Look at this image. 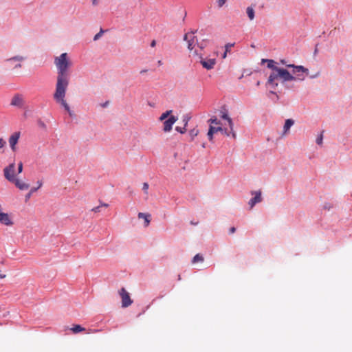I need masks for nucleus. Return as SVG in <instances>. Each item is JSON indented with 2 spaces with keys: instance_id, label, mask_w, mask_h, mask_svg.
Here are the masks:
<instances>
[{
  "instance_id": "f257e3e1",
  "label": "nucleus",
  "mask_w": 352,
  "mask_h": 352,
  "mask_svg": "<svg viewBox=\"0 0 352 352\" xmlns=\"http://www.w3.org/2000/svg\"><path fill=\"white\" fill-rule=\"evenodd\" d=\"M54 64L57 68V80L55 92L53 95L54 100L60 104L65 109L70 113V108L65 100L66 91L69 83V71L72 65L67 53H63L54 58Z\"/></svg>"
},
{
  "instance_id": "f03ea898",
  "label": "nucleus",
  "mask_w": 352,
  "mask_h": 352,
  "mask_svg": "<svg viewBox=\"0 0 352 352\" xmlns=\"http://www.w3.org/2000/svg\"><path fill=\"white\" fill-rule=\"evenodd\" d=\"M278 78L282 79L283 82L296 80L292 74H290L287 69L283 68H278L276 72H272L268 78L267 83L276 87L278 86V83H275L274 81Z\"/></svg>"
},
{
  "instance_id": "7ed1b4c3",
  "label": "nucleus",
  "mask_w": 352,
  "mask_h": 352,
  "mask_svg": "<svg viewBox=\"0 0 352 352\" xmlns=\"http://www.w3.org/2000/svg\"><path fill=\"white\" fill-rule=\"evenodd\" d=\"M197 30L190 31L184 34V40L187 42V47L190 52V56L194 57L197 56L199 52L198 49L195 47L197 43V38L195 36Z\"/></svg>"
},
{
  "instance_id": "20e7f679",
  "label": "nucleus",
  "mask_w": 352,
  "mask_h": 352,
  "mask_svg": "<svg viewBox=\"0 0 352 352\" xmlns=\"http://www.w3.org/2000/svg\"><path fill=\"white\" fill-rule=\"evenodd\" d=\"M287 67L293 68L292 75L296 77V80L302 81L305 79V76H308L309 72L307 68L302 65H286Z\"/></svg>"
},
{
  "instance_id": "39448f33",
  "label": "nucleus",
  "mask_w": 352,
  "mask_h": 352,
  "mask_svg": "<svg viewBox=\"0 0 352 352\" xmlns=\"http://www.w3.org/2000/svg\"><path fill=\"white\" fill-rule=\"evenodd\" d=\"M194 58H197L202 67L207 70L213 69L217 63L216 58H204V54L201 52H199L198 55L195 56Z\"/></svg>"
},
{
  "instance_id": "423d86ee",
  "label": "nucleus",
  "mask_w": 352,
  "mask_h": 352,
  "mask_svg": "<svg viewBox=\"0 0 352 352\" xmlns=\"http://www.w3.org/2000/svg\"><path fill=\"white\" fill-rule=\"evenodd\" d=\"M15 164L12 163L3 169V175L5 178L9 181H14L16 178L15 177Z\"/></svg>"
},
{
  "instance_id": "0eeeda50",
  "label": "nucleus",
  "mask_w": 352,
  "mask_h": 352,
  "mask_svg": "<svg viewBox=\"0 0 352 352\" xmlns=\"http://www.w3.org/2000/svg\"><path fill=\"white\" fill-rule=\"evenodd\" d=\"M120 296L122 298V307H128L133 303V300L131 299L129 294L126 292L124 288H122L119 291Z\"/></svg>"
},
{
  "instance_id": "6e6552de",
  "label": "nucleus",
  "mask_w": 352,
  "mask_h": 352,
  "mask_svg": "<svg viewBox=\"0 0 352 352\" xmlns=\"http://www.w3.org/2000/svg\"><path fill=\"white\" fill-rule=\"evenodd\" d=\"M251 195H254V197H252L249 201V203H248L250 208L252 209L255 206V204L261 202L263 199H262L261 190H260L258 191H252Z\"/></svg>"
},
{
  "instance_id": "1a4fd4ad",
  "label": "nucleus",
  "mask_w": 352,
  "mask_h": 352,
  "mask_svg": "<svg viewBox=\"0 0 352 352\" xmlns=\"http://www.w3.org/2000/svg\"><path fill=\"white\" fill-rule=\"evenodd\" d=\"M0 223L6 226H12L14 225V221L8 213L2 212L0 213Z\"/></svg>"
},
{
  "instance_id": "9d476101",
  "label": "nucleus",
  "mask_w": 352,
  "mask_h": 352,
  "mask_svg": "<svg viewBox=\"0 0 352 352\" xmlns=\"http://www.w3.org/2000/svg\"><path fill=\"white\" fill-rule=\"evenodd\" d=\"M177 118L174 116H170L167 120L164 122L163 131L166 133L171 131L173 125L177 122Z\"/></svg>"
},
{
  "instance_id": "9b49d317",
  "label": "nucleus",
  "mask_w": 352,
  "mask_h": 352,
  "mask_svg": "<svg viewBox=\"0 0 352 352\" xmlns=\"http://www.w3.org/2000/svg\"><path fill=\"white\" fill-rule=\"evenodd\" d=\"M20 135H21L20 132H14L9 138V140H8L9 144H10L11 149L13 151H16V145L18 143V141L20 138Z\"/></svg>"
},
{
  "instance_id": "f8f14e48",
  "label": "nucleus",
  "mask_w": 352,
  "mask_h": 352,
  "mask_svg": "<svg viewBox=\"0 0 352 352\" xmlns=\"http://www.w3.org/2000/svg\"><path fill=\"white\" fill-rule=\"evenodd\" d=\"M25 59V58L22 56H15L8 58L6 62L10 65L12 64L14 62H19L18 63L14 64V66L13 67V69H19L21 67V64L20 63L23 61Z\"/></svg>"
},
{
  "instance_id": "ddd939ff",
  "label": "nucleus",
  "mask_w": 352,
  "mask_h": 352,
  "mask_svg": "<svg viewBox=\"0 0 352 352\" xmlns=\"http://www.w3.org/2000/svg\"><path fill=\"white\" fill-rule=\"evenodd\" d=\"M223 129L221 126H214L212 125H210L209 130L208 132V140L212 142L213 140V135L215 133L223 131Z\"/></svg>"
},
{
  "instance_id": "4468645a",
  "label": "nucleus",
  "mask_w": 352,
  "mask_h": 352,
  "mask_svg": "<svg viewBox=\"0 0 352 352\" xmlns=\"http://www.w3.org/2000/svg\"><path fill=\"white\" fill-rule=\"evenodd\" d=\"M10 182L14 184L16 188H18L21 190H25L29 188L30 185L29 184L21 181L17 178H15L14 181H11Z\"/></svg>"
},
{
  "instance_id": "2eb2a0df",
  "label": "nucleus",
  "mask_w": 352,
  "mask_h": 352,
  "mask_svg": "<svg viewBox=\"0 0 352 352\" xmlns=\"http://www.w3.org/2000/svg\"><path fill=\"white\" fill-rule=\"evenodd\" d=\"M11 105L21 107L23 104V100L21 96L16 94L13 96L11 102Z\"/></svg>"
},
{
  "instance_id": "dca6fc26",
  "label": "nucleus",
  "mask_w": 352,
  "mask_h": 352,
  "mask_svg": "<svg viewBox=\"0 0 352 352\" xmlns=\"http://www.w3.org/2000/svg\"><path fill=\"white\" fill-rule=\"evenodd\" d=\"M261 63H267V67L269 69H272L273 72H276V69H278L279 68L277 66H276V63L274 60H272V59H265V58H263L261 60Z\"/></svg>"
},
{
  "instance_id": "f3484780",
  "label": "nucleus",
  "mask_w": 352,
  "mask_h": 352,
  "mask_svg": "<svg viewBox=\"0 0 352 352\" xmlns=\"http://www.w3.org/2000/svg\"><path fill=\"white\" fill-rule=\"evenodd\" d=\"M138 218L139 219H144V221L145 222V226L147 227L151 221V215L149 214H145L143 212H139L138 213Z\"/></svg>"
},
{
  "instance_id": "a211bd4d",
  "label": "nucleus",
  "mask_w": 352,
  "mask_h": 352,
  "mask_svg": "<svg viewBox=\"0 0 352 352\" xmlns=\"http://www.w3.org/2000/svg\"><path fill=\"white\" fill-rule=\"evenodd\" d=\"M294 124V121L292 119H287L283 126V133L285 134L289 130L290 127Z\"/></svg>"
},
{
  "instance_id": "6ab92c4d",
  "label": "nucleus",
  "mask_w": 352,
  "mask_h": 352,
  "mask_svg": "<svg viewBox=\"0 0 352 352\" xmlns=\"http://www.w3.org/2000/svg\"><path fill=\"white\" fill-rule=\"evenodd\" d=\"M246 13L248 14V16L250 21L254 20L255 16V12L252 7L249 6L246 9Z\"/></svg>"
},
{
  "instance_id": "aec40b11",
  "label": "nucleus",
  "mask_w": 352,
  "mask_h": 352,
  "mask_svg": "<svg viewBox=\"0 0 352 352\" xmlns=\"http://www.w3.org/2000/svg\"><path fill=\"white\" fill-rule=\"evenodd\" d=\"M208 42V39H203L201 42L197 43V48L199 52H201L204 50V48L207 45V43Z\"/></svg>"
},
{
  "instance_id": "412c9836",
  "label": "nucleus",
  "mask_w": 352,
  "mask_h": 352,
  "mask_svg": "<svg viewBox=\"0 0 352 352\" xmlns=\"http://www.w3.org/2000/svg\"><path fill=\"white\" fill-rule=\"evenodd\" d=\"M221 118L228 121L230 129H231V130L232 131V127L234 126V124H233L232 119L229 117L228 113L226 112L223 113L221 115Z\"/></svg>"
},
{
  "instance_id": "4be33fe9",
  "label": "nucleus",
  "mask_w": 352,
  "mask_h": 352,
  "mask_svg": "<svg viewBox=\"0 0 352 352\" xmlns=\"http://www.w3.org/2000/svg\"><path fill=\"white\" fill-rule=\"evenodd\" d=\"M71 331L74 333H78L81 332V331H85V329L84 327H82L79 324H75V325L73 326V327L71 328Z\"/></svg>"
},
{
  "instance_id": "5701e85b",
  "label": "nucleus",
  "mask_w": 352,
  "mask_h": 352,
  "mask_svg": "<svg viewBox=\"0 0 352 352\" xmlns=\"http://www.w3.org/2000/svg\"><path fill=\"white\" fill-rule=\"evenodd\" d=\"M172 110H168L165 112H164L160 117L159 118V120L160 121L166 120L167 118H168L170 116V114L172 113Z\"/></svg>"
},
{
  "instance_id": "b1692460",
  "label": "nucleus",
  "mask_w": 352,
  "mask_h": 352,
  "mask_svg": "<svg viewBox=\"0 0 352 352\" xmlns=\"http://www.w3.org/2000/svg\"><path fill=\"white\" fill-rule=\"evenodd\" d=\"M204 260V256L202 255H201L200 254H197L193 257V258L192 260V263H196L198 262H203Z\"/></svg>"
},
{
  "instance_id": "393cba45",
  "label": "nucleus",
  "mask_w": 352,
  "mask_h": 352,
  "mask_svg": "<svg viewBox=\"0 0 352 352\" xmlns=\"http://www.w3.org/2000/svg\"><path fill=\"white\" fill-rule=\"evenodd\" d=\"M208 122L210 123V125L215 124L219 126L221 124L220 121L217 118H212L208 120Z\"/></svg>"
},
{
  "instance_id": "a878e982",
  "label": "nucleus",
  "mask_w": 352,
  "mask_h": 352,
  "mask_svg": "<svg viewBox=\"0 0 352 352\" xmlns=\"http://www.w3.org/2000/svg\"><path fill=\"white\" fill-rule=\"evenodd\" d=\"M190 135L192 139H194L195 137H196L198 133H199V130L197 129H193L192 130L190 131Z\"/></svg>"
},
{
  "instance_id": "bb28decb",
  "label": "nucleus",
  "mask_w": 352,
  "mask_h": 352,
  "mask_svg": "<svg viewBox=\"0 0 352 352\" xmlns=\"http://www.w3.org/2000/svg\"><path fill=\"white\" fill-rule=\"evenodd\" d=\"M37 190V188H32L31 190H30V192L25 195V200H28L30 197L32 196V195Z\"/></svg>"
},
{
  "instance_id": "cd10ccee",
  "label": "nucleus",
  "mask_w": 352,
  "mask_h": 352,
  "mask_svg": "<svg viewBox=\"0 0 352 352\" xmlns=\"http://www.w3.org/2000/svg\"><path fill=\"white\" fill-rule=\"evenodd\" d=\"M322 140H323V135L322 133L316 138V143L318 145H322Z\"/></svg>"
},
{
  "instance_id": "c85d7f7f",
  "label": "nucleus",
  "mask_w": 352,
  "mask_h": 352,
  "mask_svg": "<svg viewBox=\"0 0 352 352\" xmlns=\"http://www.w3.org/2000/svg\"><path fill=\"white\" fill-rule=\"evenodd\" d=\"M103 32L104 31L101 29L100 31L94 36V40L97 41L98 39H99L102 36Z\"/></svg>"
},
{
  "instance_id": "c756f323",
  "label": "nucleus",
  "mask_w": 352,
  "mask_h": 352,
  "mask_svg": "<svg viewBox=\"0 0 352 352\" xmlns=\"http://www.w3.org/2000/svg\"><path fill=\"white\" fill-rule=\"evenodd\" d=\"M175 130H176L177 131H178V132L181 133H184L186 132V127H185V126H184L183 128H181V127H179V126H177V127L175 128Z\"/></svg>"
},
{
  "instance_id": "7c9ffc66",
  "label": "nucleus",
  "mask_w": 352,
  "mask_h": 352,
  "mask_svg": "<svg viewBox=\"0 0 352 352\" xmlns=\"http://www.w3.org/2000/svg\"><path fill=\"white\" fill-rule=\"evenodd\" d=\"M226 2V0H217V5L219 8H221Z\"/></svg>"
},
{
  "instance_id": "2f4dec72",
  "label": "nucleus",
  "mask_w": 352,
  "mask_h": 352,
  "mask_svg": "<svg viewBox=\"0 0 352 352\" xmlns=\"http://www.w3.org/2000/svg\"><path fill=\"white\" fill-rule=\"evenodd\" d=\"M23 171V163L20 162L18 164V173H21Z\"/></svg>"
},
{
  "instance_id": "473e14b6",
  "label": "nucleus",
  "mask_w": 352,
  "mask_h": 352,
  "mask_svg": "<svg viewBox=\"0 0 352 352\" xmlns=\"http://www.w3.org/2000/svg\"><path fill=\"white\" fill-rule=\"evenodd\" d=\"M6 144V142L3 138H0V149L3 148Z\"/></svg>"
},
{
  "instance_id": "72a5a7b5",
  "label": "nucleus",
  "mask_w": 352,
  "mask_h": 352,
  "mask_svg": "<svg viewBox=\"0 0 352 352\" xmlns=\"http://www.w3.org/2000/svg\"><path fill=\"white\" fill-rule=\"evenodd\" d=\"M148 189V183H146V182L144 183L143 184V186H142V190L146 192Z\"/></svg>"
},
{
  "instance_id": "f704fd0d",
  "label": "nucleus",
  "mask_w": 352,
  "mask_h": 352,
  "mask_svg": "<svg viewBox=\"0 0 352 352\" xmlns=\"http://www.w3.org/2000/svg\"><path fill=\"white\" fill-rule=\"evenodd\" d=\"M232 135V137L234 138V139H236V132L234 131V129H232V131L230 129V135Z\"/></svg>"
},
{
  "instance_id": "c9c22d12",
  "label": "nucleus",
  "mask_w": 352,
  "mask_h": 352,
  "mask_svg": "<svg viewBox=\"0 0 352 352\" xmlns=\"http://www.w3.org/2000/svg\"><path fill=\"white\" fill-rule=\"evenodd\" d=\"M221 132L226 136H230V131H228L226 129H223V131Z\"/></svg>"
},
{
  "instance_id": "e433bc0d",
  "label": "nucleus",
  "mask_w": 352,
  "mask_h": 352,
  "mask_svg": "<svg viewBox=\"0 0 352 352\" xmlns=\"http://www.w3.org/2000/svg\"><path fill=\"white\" fill-rule=\"evenodd\" d=\"M232 46H234V44H232V43H228V44L226 45V52H228L229 49H230V47H232Z\"/></svg>"
},
{
  "instance_id": "4c0bfd02",
  "label": "nucleus",
  "mask_w": 352,
  "mask_h": 352,
  "mask_svg": "<svg viewBox=\"0 0 352 352\" xmlns=\"http://www.w3.org/2000/svg\"><path fill=\"white\" fill-rule=\"evenodd\" d=\"M100 207H101L100 206H97V207H95V208H92V210H92L93 212H99L100 211Z\"/></svg>"
},
{
  "instance_id": "58836bf2",
  "label": "nucleus",
  "mask_w": 352,
  "mask_h": 352,
  "mask_svg": "<svg viewBox=\"0 0 352 352\" xmlns=\"http://www.w3.org/2000/svg\"><path fill=\"white\" fill-rule=\"evenodd\" d=\"M188 120H189V118H187V117H185L184 118V120H183V121L184 122V126L186 127Z\"/></svg>"
},
{
  "instance_id": "ea45409f",
  "label": "nucleus",
  "mask_w": 352,
  "mask_h": 352,
  "mask_svg": "<svg viewBox=\"0 0 352 352\" xmlns=\"http://www.w3.org/2000/svg\"><path fill=\"white\" fill-rule=\"evenodd\" d=\"M37 184H38V186L36 188H37V190H38L43 186V182L41 181H38Z\"/></svg>"
},
{
  "instance_id": "a19ab883",
  "label": "nucleus",
  "mask_w": 352,
  "mask_h": 352,
  "mask_svg": "<svg viewBox=\"0 0 352 352\" xmlns=\"http://www.w3.org/2000/svg\"><path fill=\"white\" fill-rule=\"evenodd\" d=\"M236 232V228L234 227H232L230 228V233L233 234Z\"/></svg>"
},
{
  "instance_id": "79ce46f5",
  "label": "nucleus",
  "mask_w": 352,
  "mask_h": 352,
  "mask_svg": "<svg viewBox=\"0 0 352 352\" xmlns=\"http://www.w3.org/2000/svg\"><path fill=\"white\" fill-rule=\"evenodd\" d=\"M156 45V41L155 40H153L151 43V47H154Z\"/></svg>"
},
{
  "instance_id": "37998d69",
  "label": "nucleus",
  "mask_w": 352,
  "mask_h": 352,
  "mask_svg": "<svg viewBox=\"0 0 352 352\" xmlns=\"http://www.w3.org/2000/svg\"><path fill=\"white\" fill-rule=\"evenodd\" d=\"M98 331V330H96V329H89L88 331H87V333H95Z\"/></svg>"
},
{
  "instance_id": "c03bdc74",
  "label": "nucleus",
  "mask_w": 352,
  "mask_h": 352,
  "mask_svg": "<svg viewBox=\"0 0 352 352\" xmlns=\"http://www.w3.org/2000/svg\"><path fill=\"white\" fill-rule=\"evenodd\" d=\"M6 277V275L2 274L1 272L0 271V278H4Z\"/></svg>"
},
{
  "instance_id": "a18cd8bd",
  "label": "nucleus",
  "mask_w": 352,
  "mask_h": 352,
  "mask_svg": "<svg viewBox=\"0 0 352 352\" xmlns=\"http://www.w3.org/2000/svg\"><path fill=\"white\" fill-rule=\"evenodd\" d=\"M92 3L94 5H96L98 3V1L97 0H93Z\"/></svg>"
},
{
  "instance_id": "49530a36",
  "label": "nucleus",
  "mask_w": 352,
  "mask_h": 352,
  "mask_svg": "<svg viewBox=\"0 0 352 352\" xmlns=\"http://www.w3.org/2000/svg\"><path fill=\"white\" fill-rule=\"evenodd\" d=\"M108 204H102L100 206H104V207H108Z\"/></svg>"
},
{
  "instance_id": "de8ad7c7",
  "label": "nucleus",
  "mask_w": 352,
  "mask_h": 352,
  "mask_svg": "<svg viewBox=\"0 0 352 352\" xmlns=\"http://www.w3.org/2000/svg\"><path fill=\"white\" fill-rule=\"evenodd\" d=\"M157 63H158L159 65H162V60H158Z\"/></svg>"
},
{
  "instance_id": "09e8293b",
  "label": "nucleus",
  "mask_w": 352,
  "mask_h": 352,
  "mask_svg": "<svg viewBox=\"0 0 352 352\" xmlns=\"http://www.w3.org/2000/svg\"><path fill=\"white\" fill-rule=\"evenodd\" d=\"M226 54H227V52L226 51L225 53L223 55V58H226Z\"/></svg>"
},
{
  "instance_id": "8fccbe9b",
  "label": "nucleus",
  "mask_w": 352,
  "mask_h": 352,
  "mask_svg": "<svg viewBox=\"0 0 352 352\" xmlns=\"http://www.w3.org/2000/svg\"><path fill=\"white\" fill-rule=\"evenodd\" d=\"M3 212V210H2V206H1V204H0V213H1V212Z\"/></svg>"
},
{
  "instance_id": "3c124183",
  "label": "nucleus",
  "mask_w": 352,
  "mask_h": 352,
  "mask_svg": "<svg viewBox=\"0 0 352 352\" xmlns=\"http://www.w3.org/2000/svg\"><path fill=\"white\" fill-rule=\"evenodd\" d=\"M280 62H281V63H283V64H285V61L284 60H280Z\"/></svg>"
},
{
  "instance_id": "603ef678",
  "label": "nucleus",
  "mask_w": 352,
  "mask_h": 352,
  "mask_svg": "<svg viewBox=\"0 0 352 352\" xmlns=\"http://www.w3.org/2000/svg\"><path fill=\"white\" fill-rule=\"evenodd\" d=\"M146 72V70H142V71L140 72V73H141V74H142V73Z\"/></svg>"
},
{
  "instance_id": "864d4df0",
  "label": "nucleus",
  "mask_w": 352,
  "mask_h": 352,
  "mask_svg": "<svg viewBox=\"0 0 352 352\" xmlns=\"http://www.w3.org/2000/svg\"><path fill=\"white\" fill-rule=\"evenodd\" d=\"M260 85V82H258L256 85L258 86Z\"/></svg>"
},
{
  "instance_id": "5fc2aeb1",
  "label": "nucleus",
  "mask_w": 352,
  "mask_h": 352,
  "mask_svg": "<svg viewBox=\"0 0 352 352\" xmlns=\"http://www.w3.org/2000/svg\"><path fill=\"white\" fill-rule=\"evenodd\" d=\"M192 224L196 225L197 223H195V222H191Z\"/></svg>"
}]
</instances>
